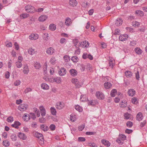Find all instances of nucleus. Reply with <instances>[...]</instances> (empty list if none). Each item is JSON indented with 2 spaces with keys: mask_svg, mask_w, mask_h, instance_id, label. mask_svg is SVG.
Wrapping results in <instances>:
<instances>
[{
  "mask_svg": "<svg viewBox=\"0 0 147 147\" xmlns=\"http://www.w3.org/2000/svg\"><path fill=\"white\" fill-rule=\"evenodd\" d=\"M26 11L28 13H33L36 11L34 7L30 5H28L25 7Z\"/></svg>",
  "mask_w": 147,
  "mask_h": 147,
  "instance_id": "obj_1",
  "label": "nucleus"
},
{
  "mask_svg": "<svg viewBox=\"0 0 147 147\" xmlns=\"http://www.w3.org/2000/svg\"><path fill=\"white\" fill-rule=\"evenodd\" d=\"M96 95L97 98L99 99L102 100L105 98V96L103 93L100 91L96 92Z\"/></svg>",
  "mask_w": 147,
  "mask_h": 147,
  "instance_id": "obj_2",
  "label": "nucleus"
},
{
  "mask_svg": "<svg viewBox=\"0 0 147 147\" xmlns=\"http://www.w3.org/2000/svg\"><path fill=\"white\" fill-rule=\"evenodd\" d=\"M28 107V105L27 104H22L18 107V109L20 111H23L26 110Z\"/></svg>",
  "mask_w": 147,
  "mask_h": 147,
  "instance_id": "obj_3",
  "label": "nucleus"
},
{
  "mask_svg": "<svg viewBox=\"0 0 147 147\" xmlns=\"http://www.w3.org/2000/svg\"><path fill=\"white\" fill-rule=\"evenodd\" d=\"M80 46L83 48L88 47L89 46V43L88 41L85 40L79 43V46Z\"/></svg>",
  "mask_w": 147,
  "mask_h": 147,
  "instance_id": "obj_4",
  "label": "nucleus"
},
{
  "mask_svg": "<svg viewBox=\"0 0 147 147\" xmlns=\"http://www.w3.org/2000/svg\"><path fill=\"white\" fill-rule=\"evenodd\" d=\"M128 37V36L127 34H122L119 36V40L120 41H123L126 40Z\"/></svg>",
  "mask_w": 147,
  "mask_h": 147,
  "instance_id": "obj_5",
  "label": "nucleus"
},
{
  "mask_svg": "<svg viewBox=\"0 0 147 147\" xmlns=\"http://www.w3.org/2000/svg\"><path fill=\"white\" fill-rule=\"evenodd\" d=\"M55 107L57 109L60 110L64 107V105L63 103L59 102L56 103Z\"/></svg>",
  "mask_w": 147,
  "mask_h": 147,
  "instance_id": "obj_6",
  "label": "nucleus"
},
{
  "mask_svg": "<svg viewBox=\"0 0 147 147\" xmlns=\"http://www.w3.org/2000/svg\"><path fill=\"white\" fill-rule=\"evenodd\" d=\"M34 135L35 137L37 138H41L40 139V140L42 141H44L43 137V135L37 132H36L34 134Z\"/></svg>",
  "mask_w": 147,
  "mask_h": 147,
  "instance_id": "obj_7",
  "label": "nucleus"
},
{
  "mask_svg": "<svg viewBox=\"0 0 147 147\" xmlns=\"http://www.w3.org/2000/svg\"><path fill=\"white\" fill-rule=\"evenodd\" d=\"M66 71L65 69L63 67H62L59 71V74L60 76H63L66 74Z\"/></svg>",
  "mask_w": 147,
  "mask_h": 147,
  "instance_id": "obj_8",
  "label": "nucleus"
},
{
  "mask_svg": "<svg viewBox=\"0 0 147 147\" xmlns=\"http://www.w3.org/2000/svg\"><path fill=\"white\" fill-rule=\"evenodd\" d=\"M38 35L36 34H32L29 36V38L31 40H35L38 38Z\"/></svg>",
  "mask_w": 147,
  "mask_h": 147,
  "instance_id": "obj_9",
  "label": "nucleus"
},
{
  "mask_svg": "<svg viewBox=\"0 0 147 147\" xmlns=\"http://www.w3.org/2000/svg\"><path fill=\"white\" fill-rule=\"evenodd\" d=\"M40 129L44 131H47L49 129V127L45 124H42L40 126Z\"/></svg>",
  "mask_w": 147,
  "mask_h": 147,
  "instance_id": "obj_10",
  "label": "nucleus"
},
{
  "mask_svg": "<svg viewBox=\"0 0 147 147\" xmlns=\"http://www.w3.org/2000/svg\"><path fill=\"white\" fill-rule=\"evenodd\" d=\"M48 18V16L46 15H43L40 16L38 18V20L40 22H44Z\"/></svg>",
  "mask_w": 147,
  "mask_h": 147,
  "instance_id": "obj_11",
  "label": "nucleus"
},
{
  "mask_svg": "<svg viewBox=\"0 0 147 147\" xmlns=\"http://www.w3.org/2000/svg\"><path fill=\"white\" fill-rule=\"evenodd\" d=\"M18 136L20 139L23 140H26L27 138V137L25 134L22 132H19L18 133Z\"/></svg>",
  "mask_w": 147,
  "mask_h": 147,
  "instance_id": "obj_12",
  "label": "nucleus"
},
{
  "mask_svg": "<svg viewBox=\"0 0 147 147\" xmlns=\"http://www.w3.org/2000/svg\"><path fill=\"white\" fill-rule=\"evenodd\" d=\"M109 66L112 68H113V64L115 62V61L113 58L111 57H109Z\"/></svg>",
  "mask_w": 147,
  "mask_h": 147,
  "instance_id": "obj_13",
  "label": "nucleus"
},
{
  "mask_svg": "<svg viewBox=\"0 0 147 147\" xmlns=\"http://www.w3.org/2000/svg\"><path fill=\"white\" fill-rule=\"evenodd\" d=\"M78 2L76 0H70L69 2V5L73 7H75L77 5Z\"/></svg>",
  "mask_w": 147,
  "mask_h": 147,
  "instance_id": "obj_14",
  "label": "nucleus"
},
{
  "mask_svg": "<svg viewBox=\"0 0 147 147\" xmlns=\"http://www.w3.org/2000/svg\"><path fill=\"white\" fill-rule=\"evenodd\" d=\"M127 93L129 96H133L135 94L136 92L134 89H131L128 91Z\"/></svg>",
  "mask_w": 147,
  "mask_h": 147,
  "instance_id": "obj_15",
  "label": "nucleus"
},
{
  "mask_svg": "<svg viewBox=\"0 0 147 147\" xmlns=\"http://www.w3.org/2000/svg\"><path fill=\"white\" fill-rule=\"evenodd\" d=\"M69 73L71 76H75L77 75L78 72L75 69H71L69 70Z\"/></svg>",
  "mask_w": 147,
  "mask_h": 147,
  "instance_id": "obj_16",
  "label": "nucleus"
},
{
  "mask_svg": "<svg viewBox=\"0 0 147 147\" xmlns=\"http://www.w3.org/2000/svg\"><path fill=\"white\" fill-rule=\"evenodd\" d=\"M123 21L121 18H117L116 20L115 24L117 26L121 25Z\"/></svg>",
  "mask_w": 147,
  "mask_h": 147,
  "instance_id": "obj_17",
  "label": "nucleus"
},
{
  "mask_svg": "<svg viewBox=\"0 0 147 147\" xmlns=\"http://www.w3.org/2000/svg\"><path fill=\"white\" fill-rule=\"evenodd\" d=\"M71 19L69 17L67 18L65 20V24L67 26H69L71 23Z\"/></svg>",
  "mask_w": 147,
  "mask_h": 147,
  "instance_id": "obj_18",
  "label": "nucleus"
},
{
  "mask_svg": "<svg viewBox=\"0 0 147 147\" xmlns=\"http://www.w3.org/2000/svg\"><path fill=\"white\" fill-rule=\"evenodd\" d=\"M137 120L138 121H140L143 119V116L142 113L141 112L139 113L136 115Z\"/></svg>",
  "mask_w": 147,
  "mask_h": 147,
  "instance_id": "obj_19",
  "label": "nucleus"
},
{
  "mask_svg": "<svg viewBox=\"0 0 147 147\" xmlns=\"http://www.w3.org/2000/svg\"><path fill=\"white\" fill-rule=\"evenodd\" d=\"M101 143L107 146H109L110 145V143L108 141L105 140H102L101 141Z\"/></svg>",
  "mask_w": 147,
  "mask_h": 147,
  "instance_id": "obj_20",
  "label": "nucleus"
},
{
  "mask_svg": "<svg viewBox=\"0 0 147 147\" xmlns=\"http://www.w3.org/2000/svg\"><path fill=\"white\" fill-rule=\"evenodd\" d=\"M46 52L48 54L52 55L54 52V50L53 48L50 47L47 50Z\"/></svg>",
  "mask_w": 147,
  "mask_h": 147,
  "instance_id": "obj_21",
  "label": "nucleus"
},
{
  "mask_svg": "<svg viewBox=\"0 0 147 147\" xmlns=\"http://www.w3.org/2000/svg\"><path fill=\"white\" fill-rule=\"evenodd\" d=\"M21 123L18 121H16L14 122L13 124L11 125L12 127H14L16 128H18V126L21 125Z\"/></svg>",
  "mask_w": 147,
  "mask_h": 147,
  "instance_id": "obj_22",
  "label": "nucleus"
},
{
  "mask_svg": "<svg viewBox=\"0 0 147 147\" xmlns=\"http://www.w3.org/2000/svg\"><path fill=\"white\" fill-rule=\"evenodd\" d=\"M105 88L106 89L110 88L112 86L111 83L108 82H105L104 84Z\"/></svg>",
  "mask_w": 147,
  "mask_h": 147,
  "instance_id": "obj_23",
  "label": "nucleus"
},
{
  "mask_svg": "<svg viewBox=\"0 0 147 147\" xmlns=\"http://www.w3.org/2000/svg\"><path fill=\"white\" fill-rule=\"evenodd\" d=\"M132 73L131 71H127L125 72V75L127 78H130L132 76Z\"/></svg>",
  "mask_w": 147,
  "mask_h": 147,
  "instance_id": "obj_24",
  "label": "nucleus"
},
{
  "mask_svg": "<svg viewBox=\"0 0 147 147\" xmlns=\"http://www.w3.org/2000/svg\"><path fill=\"white\" fill-rule=\"evenodd\" d=\"M23 119L26 121H28L30 119V115L28 114H25L24 116L23 117Z\"/></svg>",
  "mask_w": 147,
  "mask_h": 147,
  "instance_id": "obj_25",
  "label": "nucleus"
},
{
  "mask_svg": "<svg viewBox=\"0 0 147 147\" xmlns=\"http://www.w3.org/2000/svg\"><path fill=\"white\" fill-rule=\"evenodd\" d=\"M50 110L51 114L53 115H55L56 114V111L54 107H51L50 108Z\"/></svg>",
  "mask_w": 147,
  "mask_h": 147,
  "instance_id": "obj_26",
  "label": "nucleus"
},
{
  "mask_svg": "<svg viewBox=\"0 0 147 147\" xmlns=\"http://www.w3.org/2000/svg\"><path fill=\"white\" fill-rule=\"evenodd\" d=\"M49 29L52 31H54L56 29V25L54 24H51L49 26Z\"/></svg>",
  "mask_w": 147,
  "mask_h": 147,
  "instance_id": "obj_27",
  "label": "nucleus"
},
{
  "mask_svg": "<svg viewBox=\"0 0 147 147\" xmlns=\"http://www.w3.org/2000/svg\"><path fill=\"white\" fill-rule=\"evenodd\" d=\"M3 144L4 146L7 147L9 146L10 143L7 140H5L3 142Z\"/></svg>",
  "mask_w": 147,
  "mask_h": 147,
  "instance_id": "obj_28",
  "label": "nucleus"
},
{
  "mask_svg": "<svg viewBox=\"0 0 147 147\" xmlns=\"http://www.w3.org/2000/svg\"><path fill=\"white\" fill-rule=\"evenodd\" d=\"M24 70L23 71L24 73V74H27L29 71L28 67L26 65H24Z\"/></svg>",
  "mask_w": 147,
  "mask_h": 147,
  "instance_id": "obj_29",
  "label": "nucleus"
},
{
  "mask_svg": "<svg viewBox=\"0 0 147 147\" xmlns=\"http://www.w3.org/2000/svg\"><path fill=\"white\" fill-rule=\"evenodd\" d=\"M134 50L136 53L138 55L141 54L142 52V50L139 48H136Z\"/></svg>",
  "mask_w": 147,
  "mask_h": 147,
  "instance_id": "obj_30",
  "label": "nucleus"
},
{
  "mask_svg": "<svg viewBox=\"0 0 147 147\" xmlns=\"http://www.w3.org/2000/svg\"><path fill=\"white\" fill-rule=\"evenodd\" d=\"M58 79V80L60 81H61V78H52V79H50L49 80V81L51 82H56L57 80V79Z\"/></svg>",
  "mask_w": 147,
  "mask_h": 147,
  "instance_id": "obj_31",
  "label": "nucleus"
},
{
  "mask_svg": "<svg viewBox=\"0 0 147 147\" xmlns=\"http://www.w3.org/2000/svg\"><path fill=\"white\" fill-rule=\"evenodd\" d=\"M35 52V50L32 48H30L28 50V53L31 55H33Z\"/></svg>",
  "mask_w": 147,
  "mask_h": 147,
  "instance_id": "obj_32",
  "label": "nucleus"
},
{
  "mask_svg": "<svg viewBox=\"0 0 147 147\" xmlns=\"http://www.w3.org/2000/svg\"><path fill=\"white\" fill-rule=\"evenodd\" d=\"M83 84V83L81 82H80L79 81H78V82L75 85L76 88H80Z\"/></svg>",
  "mask_w": 147,
  "mask_h": 147,
  "instance_id": "obj_33",
  "label": "nucleus"
},
{
  "mask_svg": "<svg viewBox=\"0 0 147 147\" xmlns=\"http://www.w3.org/2000/svg\"><path fill=\"white\" fill-rule=\"evenodd\" d=\"M117 90L115 89H113L111 92V95L112 97H114L117 93Z\"/></svg>",
  "mask_w": 147,
  "mask_h": 147,
  "instance_id": "obj_34",
  "label": "nucleus"
},
{
  "mask_svg": "<svg viewBox=\"0 0 147 147\" xmlns=\"http://www.w3.org/2000/svg\"><path fill=\"white\" fill-rule=\"evenodd\" d=\"M34 66L36 69H39L41 67V65L40 63L36 62H35L34 64Z\"/></svg>",
  "mask_w": 147,
  "mask_h": 147,
  "instance_id": "obj_35",
  "label": "nucleus"
},
{
  "mask_svg": "<svg viewBox=\"0 0 147 147\" xmlns=\"http://www.w3.org/2000/svg\"><path fill=\"white\" fill-rule=\"evenodd\" d=\"M41 88L44 89H49V86L46 84L44 83L41 85Z\"/></svg>",
  "mask_w": 147,
  "mask_h": 147,
  "instance_id": "obj_36",
  "label": "nucleus"
},
{
  "mask_svg": "<svg viewBox=\"0 0 147 147\" xmlns=\"http://www.w3.org/2000/svg\"><path fill=\"white\" fill-rule=\"evenodd\" d=\"M43 36V39L46 41L48 40L49 38V34L47 33L44 34Z\"/></svg>",
  "mask_w": 147,
  "mask_h": 147,
  "instance_id": "obj_37",
  "label": "nucleus"
},
{
  "mask_svg": "<svg viewBox=\"0 0 147 147\" xmlns=\"http://www.w3.org/2000/svg\"><path fill=\"white\" fill-rule=\"evenodd\" d=\"M16 65L18 68H20L22 66V64L20 61H18L16 62Z\"/></svg>",
  "mask_w": 147,
  "mask_h": 147,
  "instance_id": "obj_38",
  "label": "nucleus"
},
{
  "mask_svg": "<svg viewBox=\"0 0 147 147\" xmlns=\"http://www.w3.org/2000/svg\"><path fill=\"white\" fill-rule=\"evenodd\" d=\"M11 138L12 140L13 141H15L17 139L16 135L14 134H12L11 135Z\"/></svg>",
  "mask_w": 147,
  "mask_h": 147,
  "instance_id": "obj_39",
  "label": "nucleus"
},
{
  "mask_svg": "<svg viewBox=\"0 0 147 147\" xmlns=\"http://www.w3.org/2000/svg\"><path fill=\"white\" fill-rule=\"evenodd\" d=\"M75 109L79 112H81L82 111V108L78 105H76Z\"/></svg>",
  "mask_w": 147,
  "mask_h": 147,
  "instance_id": "obj_40",
  "label": "nucleus"
},
{
  "mask_svg": "<svg viewBox=\"0 0 147 147\" xmlns=\"http://www.w3.org/2000/svg\"><path fill=\"white\" fill-rule=\"evenodd\" d=\"M71 59L73 62L76 63L78 61V58L76 56H74L72 57Z\"/></svg>",
  "mask_w": 147,
  "mask_h": 147,
  "instance_id": "obj_41",
  "label": "nucleus"
},
{
  "mask_svg": "<svg viewBox=\"0 0 147 147\" xmlns=\"http://www.w3.org/2000/svg\"><path fill=\"white\" fill-rule=\"evenodd\" d=\"M123 141L119 137L117 140L116 142L119 144L121 145L123 143Z\"/></svg>",
  "mask_w": 147,
  "mask_h": 147,
  "instance_id": "obj_42",
  "label": "nucleus"
},
{
  "mask_svg": "<svg viewBox=\"0 0 147 147\" xmlns=\"http://www.w3.org/2000/svg\"><path fill=\"white\" fill-rule=\"evenodd\" d=\"M135 13L136 14H140V15L142 16H143L144 14L143 11L140 10H137L136 11H135Z\"/></svg>",
  "mask_w": 147,
  "mask_h": 147,
  "instance_id": "obj_43",
  "label": "nucleus"
},
{
  "mask_svg": "<svg viewBox=\"0 0 147 147\" xmlns=\"http://www.w3.org/2000/svg\"><path fill=\"white\" fill-rule=\"evenodd\" d=\"M119 138L123 140V141L126 139V137L125 135L122 134H120L119 136Z\"/></svg>",
  "mask_w": 147,
  "mask_h": 147,
  "instance_id": "obj_44",
  "label": "nucleus"
},
{
  "mask_svg": "<svg viewBox=\"0 0 147 147\" xmlns=\"http://www.w3.org/2000/svg\"><path fill=\"white\" fill-rule=\"evenodd\" d=\"M13 117L9 116L7 118V121L8 122H12L13 121Z\"/></svg>",
  "mask_w": 147,
  "mask_h": 147,
  "instance_id": "obj_45",
  "label": "nucleus"
},
{
  "mask_svg": "<svg viewBox=\"0 0 147 147\" xmlns=\"http://www.w3.org/2000/svg\"><path fill=\"white\" fill-rule=\"evenodd\" d=\"M63 58L65 61L66 62H68L70 60V57L67 55H65Z\"/></svg>",
  "mask_w": 147,
  "mask_h": 147,
  "instance_id": "obj_46",
  "label": "nucleus"
},
{
  "mask_svg": "<svg viewBox=\"0 0 147 147\" xmlns=\"http://www.w3.org/2000/svg\"><path fill=\"white\" fill-rule=\"evenodd\" d=\"M49 128L51 130L54 131L55 130L56 126L55 125L52 124L50 125Z\"/></svg>",
  "mask_w": 147,
  "mask_h": 147,
  "instance_id": "obj_47",
  "label": "nucleus"
},
{
  "mask_svg": "<svg viewBox=\"0 0 147 147\" xmlns=\"http://www.w3.org/2000/svg\"><path fill=\"white\" fill-rule=\"evenodd\" d=\"M127 103V102L125 100L124 101V102H123V101L121 102V103H120V107H125L127 105L126 103Z\"/></svg>",
  "mask_w": 147,
  "mask_h": 147,
  "instance_id": "obj_48",
  "label": "nucleus"
},
{
  "mask_svg": "<svg viewBox=\"0 0 147 147\" xmlns=\"http://www.w3.org/2000/svg\"><path fill=\"white\" fill-rule=\"evenodd\" d=\"M29 16V15L27 13H22L20 16L21 18H25Z\"/></svg>",
  "mask_w": 147,
  "mask_h": 147,
  "instance_id": "obj_49",
  "label": "nucleus"
},
{
  "mask_svg": "<svg viewBox=\"0 0 147 147\" xmlns=\"http://www.w3.org/2000/svg\"><path fill=\"white\" fill-rule=\"evenodd\" d=\"M29 115L31 118L34 120L36 118V116L34 113H30Z\"/></svg>",
  "mask_w": 147,
  "mask_h": 147,
  "instance_id": "obj_50",
  "label": "nucleus"
},
{
  "mask_svg": "<svg viewBox=\"0 0 147 147\" xmlns=\"http://www.w3.org/2000/svg\"><path fill=\"white\" fill-rule=\"evenodd\" d=\"M133 125V123L130 121H127L126 123L127 126L129 127H131Z\"/></svg>",
  "mask_w": 147,
  "mask_h": 147,
  "instance_id": "obj_51",
  "label": "nucleus"
},
{
  "mask_svg": "<svg viewBox=\"0 0 147 147\" xmlns=\"http://www.w3.org/2000/svg\"><path fill=\"white\" fill-rule=\"evenodd\" d=\"M70 119L73 122L76 121V119L74 115L72 114L70 115Z\"/></svg>",
  "mask_w": 147,
  "mask_h": 147,
  "instance_id": "obj_52",
  "label": "nucleus"
},
{
  "mask_svg": "<svg viewBox=\"0 0 147 147\" xmlns=\"http://www.w3.org/2000/svg\"><path fill=\"white\" fill-rule=\"evenodd\" d=\"M124 117L125 119H129L130 118V116H131V115L129 114L128 113H125L124 114Z\"/></svg>",
  "mask_w": 147,
  "mask_h": 147,
  "instance_id": "obj_53",
  "label": "nucleus"
},
{
  "mask_svg": "<svg viewBox=\"0 0 147 147\" xmlns=\"http://www.w3.org/2000/svg\"><path fill=\"white\" fill-rule=\"evenodd\" d=\"M85 140V138L83 137H79L78 139V141L79 142H84Z\"/></svg>",
  "mask_w": 147,
  "mask_h": 147,
  "instance_id": "obj_54",
  "label": "nucleus"
},
{
  "mask_svg": "<svg viewBox=\"0 0 147 147\" xmlns=\"http://www.w3.org/2000/svg\"><path fill=\"white\" fill-rule=\"evenodd\" d=\"M133 26H138L140 25V23L136 21L133 22Z\"/></svg>",
  "mask_w": 147,
  "mask_h": 147,
  "instance_id": "obj_55",
  "label": "nucleus"
},
{
  "mask_svg": "<svg viewBox=\"0 0 147 147\" xmlns=\"http://www.w3.org/2000/svg\"><path fill=\"white\" fill-rule=\"evenodd\" d=\"M135 75L136 79L138 80H139L140 78V76L138 71H137V72L136 73Z\"/></svg>",
  "mask_w": 147,
  "mask_h": 147,
  "instance_id": "obj_56",
  "label": "nucleus"
},
{
  "mask_svg": "<svg viewBox=\"0 0 147 147\" xmlns=\"http://www.w3.org/2000/svg\"><path fill=\"white\" fill-rule=\"evenodd\" d=\"M56 59L54 57H52L51 58L50 60V62L51 64H54L55 63Z\"/></svg>",
  "mask_w": 147,
  "mask_h": 147,
  "instance_id": "obj_57",
  "label": "nucleus"
},
{
  "mask_svg": "<svg viewBox=\"0 0 147 147\" xmlns=\"http://www.w3.org/2000/svg\"><path fill=\"white\" fill-rule=\"evenodd\" d=\"M20 84V81L19 80H16L14 83V84L15 86H18Z\"/></svg>",
  "mask_w": 147,
  "mask_h": 147,
  "instance_id": "obj_58",
  "label": "nucleus"
},
{
  "mask_svg": "<svg viewBox=\"0 0 147 147\" xmlns=\"http://www.w3.org/2000/svg\"><path fill=\"white\" fill-rule=\"evenodd\" d=\"M78 81V80L76 78H73L71 80V82L74 84H75Z\"/></svg>",
  "mask_w": 147,
  "mask_h": 147,
  "instance_id": "obj_59",
  "label": "nucleus"
},
{
  "mask_svg": "<svg viewBox=\"0 0 147 147\" xmlns=\"http://www.w3.org/2000/svg\"><path fill=\"white\" fill-rule=\"evenodd\" d=\"M132 102L134 104H136L137 103V100L134 97L132 98L131 99Z\"/></svg>",
  "mask_w": 147,
  "mask_h": 147,
  "instance_id": "obj_60",
  "label": "nucleus"
},
{
  "mask_svg": "<svg viewBox=\"0 0 147 147\" xmlns=\"http://www.w3.org/2000/svg\"><path fill=\"white\" fill-rule=\"evenodd\" d=\"M85 125H81L79 126L78 129L80 131H82L84 128Z\"/></svg>",
  "mask_w": 147,
  "mask_h": 147,
  "instance_id": "obj_61",
  "label": "nucleus"
},
{
  "mask_svg": "<svg viewBox=\"0 0 147 147\" xmlns=\"http://www.w3.org/2000/svg\"><path fill=\"white\" fill-rule=\"evenodd\" d=\"M133 131V130L131 129H126L125 130V132L128 134H130Z\"/></svg>",
  "mask_w": 147,
  "mask_h": 147,
  "instance_id": "obj_62",
  "label": "nucleus"
},
{
  "mask_svg": "<svg viewBox=\"0 0 147 147\" xmlns=\"http://www.w3.org/2000/svg\"><path fill=\"white\" fill-rule=\"evenodd\" d=\"M45 119L43 117L39 118V121L41 123H43L45 122Z\"/></svg>",
  "mask_w": 147,
  "mask_h": 147,
  "instance_id": "obj_63",
  "label": "nucleus"
},
{
  "mask_svg": "<svg viewBox=\"0 0 147 147\" xmlns=\"http://www.w3.org/2000/svg\"><path fill=\"white\" fill-rule=\"evenodd\" d=\"M88 144H89L90 146H92V147H97L96 144L94 143H89Z\"/></svg>",
  "mask_w": 147,
  "mask_h": 147,
  "instance_id": "obj_64",
  "label": "nucleus"
}]
</instances>
